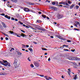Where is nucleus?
Returning <instances> with one entry per match:
<instances>
[{"label": "nucleus", "instance_id": "13", "mask_svg": "<svg viewBox=\"0 0 80 80\" xmlns=\"http://www.w3.org/2000/svg\"><path fill=\"white\" fill-rule=\"evenodd\" d=\"M1 23L2 25V26L3 27H4V28H6V27H7V25H6V24H5L4 22H2Z\"/></svg>", "mask_w": 80, "mask_h": 80}, {"label": "nucleus", "instance_id": "62", "mask_svg": "<svg viewBox=\"0 0 80 80\" xmlns=\"http://www.w3.org/2000/svg\"><path fill=\"white\" fill-rule=\"evenodd\" d=\"M48 78H49V79H52V78L50 77H48Z\"/></svg>", "mask_w": 80, "mask_h": 80}, {"label": "nucleus", "instance_id": "59", "mask_svg": "<svg viewBox=\"0 0 80 80\" xmlns=\"http://www.w3.org/2000/svg\"><path fill=\"white\" fill-rule=\"evenodd\" d=\"M48 2V3H50V1H49L48 0H46Z\"/></svg>", "mask_w": 80, "mask_h": 80}, {"label": "nucleus", "instance_id": "42", "mask_svg": "<svg viewBox=\"0 0 80 80\" xmlns=\"http://www.w3.org/2000/svg\"><path fill=\"white\" fill-rule=\"evenodd\" d=\"M13 35H17V33L15 32H14L13 33Z\"/></svg>", "mask_w": 80, "mask_h": 80}, {"label": "nucleus", "instance_id": "10", "mask_svg": "<svg viewBox=\"0 0 80 80\" xmlns=\"http://www.w3.org/2000/svg\"><path fill=\"white\" fill-rule=\"evenodd\" d=\"M15 68H18V63H13Z\"/></svg>", "mask_w": 80, "mask_h": 80}, {"label": "nucleus", "instance_id": "23", "mask_svg": "<svg viewBox=\"0 0 80 80\" xmlns=\"http://www.w3.org/2000/svg\"><path fill=\"white\" fill-rule=\"evenodd\" d=\"M23 27H25L26 28H29V27L28 26L25 25L24 24H23Z\"/></svg>", "mask_w": 80, "mask_h": 80}, {"label": "nucleus", "instance_id": "34", "mask_svg": "<svg viewBox=\"0 0 80 80\" xmlns=\"http://www.w3.org/2000/svg\"><path fill=\"white\" fill-rule=\"evenodd\" d=\"M29 5H34V3H32L31 2H29Z\"/></svg>", "mask_w": 80, "mask_h": 80}, {"label": "nucleus", "instance_id": "15", "mask_svg": "<svg viewBox=\"0 0 80 80\" xmlns=\"http://www.w3.org/2000/svg\"><path fill=\"white\" fill-rule=\"evenodd\" d=\"M5 18H8V19L9 20H10L11 18V17L10 16H8L7 15H6L5 16Z\"/></svg>", "mask_w": 80, "mask_h": 80}, {"label": "nucleus", "instance_id": "27", "mask_svg": "<svg viewBox=\"0 0 80 80\" xmlns=\"http://www.w3.org/2000/svg\"><path fill=\"white\" fill-rule=\"evenodd\" d=\"M11 1H12V2H15V3L17 2V0H10Z\"/></svg>", "mask_w": 80, "mask_h": 80}, {"label": "nucleus", "instance_id": "33", "mask_svg": "<svg viewBox=\"0 0 80 80\" xmlns=\"http://www.w3.org/2000/svg\"><path fill=\"white\" fill-rule=\"evenodd\" d=\"M75 23L77 25H79V24H80V23L79 22H78V21H76L75 22Z\"/></svg>", "mask_w": 80, "mask_h": 80}, {"label": "nucleus", "instance_id": "25", "mask_svg": "<svg viewBox=\"0 0 80 80\" xmlns=\"http://www.w3.org/2000/svg\"><path fill=\"white\" fill-rule=\"evenodd\" d=\"M28 50L30 51V52H33V49L32 48H28Z\"/></svg>", "mask_w": 80, "mask_h": 80}, {"label": "nucleus", "instance_id": "49", "mask_svg": "<svg viewBox=\"0 0 80 80\" xmlns=\"http://www.w3.org/2000/svg\"><path fill=\"white\" fill-rule=\"evenodd\" d=\"M42 50H45V51H47V49L45 48H43V49H42Z\"/></svg>", "mask_w": 80, "mask_h": 80}, {"label": "nucleus", "instance_id": "55", "mask_svg": "<svg viewBox=\"0 0 80 80\" xmlns=\"http://www.w3.org/2000/svg\"><path fill=\"white\" fill-rule=\"evenodd\" d=\"M11 50H12V51H13V50H15V49H14L13 48H12Z\"/></svg>", "mask_w": 80, "mask_h": 80}, {"label": "nucleus", "instance_id": "47", "mask_svg": "<svg viewBox=\"0 0 80 80\" xmlns=\"http://www.w3.org/2000/svg\"><path fill=\"white\" fill-rule=\"evenodd\" d=\"M3 62L4 63H7V61H6V60H3Z\"/></svg>", "mask_w": 80, "mask_h": 80}, {"label": "nucleus", "instance_id": "35", "mask_svg": "<svg viewBox=\"0 0 80 80\" xmlns=\"http://www.w3.org/2000/svg\"><path fill=\"white\" fill-rule=\"evenodd\" d=\"M19 23H20L21 25H23V22H22L21 21L19 22Z\"/></svg>", "mask_w": 80, "mask_h": 80}, {"label": "nucleus", "instance_id": "38", "mask_svg": "<svg viewBox=\"0 0 80 80\" xmlns=\"http://www.w3.org/2000/svg\"><path fill=\"white\" fill-rule=\"evenodd\" d=\"M63 50V51H67V52H68V51H69V50L67 49H64Z\"/></svg>", "mask_w": 80, "mask_h": 80}, {"label": "nucleus", "instance_id": "19", "mask_svg": "<svg viewBox=\"0 0 80 80\" xmlns=\"http://www.w3.org/2000/svg\"><path fill=\"white\" fill-rule=\"evenodd\" d=\"M18 60L17 59H15L14 60V62L13 63H18Z\"/></svg>", "mask_w": 80, "mask_h": 80}, {"label": "nucleus", "instance_id": "31", "mask_svg": "<svg viewBox=\"0 0 80 80\" xmlns=\"http://www.w3.org/2000/svg\"><path fill=\"white\" fill-rule=\"evenodd\" d=\"M76 9H78V8H79V6L78 5H76Z\"/></svg>", "mask_w": 80, "mask_h": 80}, {"label": "nucleus", "instance_id": "24", "mask_svg": "<svg viewBox=\"0 0 80 80\" xmlns=\"http://www.w3.org/2000/svg\"><path fill=\"white\" fill-rule=\"evenodd\" d=\"M22 54V53L20 52V51H19V52H18V55H21Z\"/></svg>", "mask_w": 80, "mask_h": 80}, {"label": "nucleus", "instance_id": "60", "mask_svg": "<svg viewBox=\"0 0 80 80\" xmlns=\"http://www.w3.org/2000/svg\"><path fill=\"white\" fill-rule=\"evenodd\" d=\"M50 60H51L50 58H48V60L49 62V61H50Z\"/></svg>", "mask_w": 80, "mask_h": 80}, {"label": "nucleus", "instance_id": "14", "mask_svg": "<svg viewBox=\"0 0 80 80\" xmlns=\"http://www.w3.org/2000/svg\"><path fill=\"white\" fill-rule=\"evenodd\" d=\"M80 60V58H77V57H74V60Z\"/></svg>", "mask_w": 80, "mask_h": 80}, {"label": "nucleus", "instance_id": "39", "mask_svg": "<svg viewBox=\"0 0 80 80\" xmlns=\"http://www.w3.org/2000/svg\"><path fill=\"white\" fill-rule=\"evenodd\" d=\"M52 5H55V4H56L55 2H52Z\"/></svg>", "mask_w": 80, "mask_h": 80}, {"label": "nucleus", "instance_id": "20", "mask_svg": "<svg viewBox=\"0 0 80 80\" xmlns=\"http://www.w3.org/2000/svg\"><path fill=\"white\" fill-rule=\"evenodd\" d=\"M42 16L43 18H46V15H44V14H42Z\"/></svg>", "mask_w": 80, "mask_h": 80}, {"label": "nucleus", "instance_id": "36", "mask_svg": "<svg viewBox=\"0 0 80 80\" xmlns=\"http://www.w3.org/2000/svg\"><path fill=\"white\" fill-rule=\"evenodd\" d=\"M71 72V71H70V72H68V74L69 75V76H70V73Z\"/></svg>", "mask_w": 80, "mask_h": 80}, {"label": "nucleus", "instance_id": "26", "mask_svg": "<svg viewBox=\"0 0 80 80\" xmlns=\"http://www.w3.org/2000/svg\"><path fill=\"white\" fill-rule=\"evenodd\" d=\"M62 47H63V48H64V47H69L68 45H62Z\"/></svg>", "mask_w": 80, "mask_h": 80}, {"label": "nucleus", "instance_id": "8", "mask_svg": "<svg viewBox=\"0 0 80 80\" xmlns=\"http://www.w3.org/2000/svg\"><path fill=\"white\" fill-rule=\"evenodd\" d=\"M25 12H30V9L27 8H25L24 10Z\"/></svg>", "mask_w": 80, "mask_h": 80}, {"label": "nucleus", "instance_id": "30", "mask_svg": "<svg viewBox=\"0 0 80 80\" xmlns=\"http://www.w3.org/2000/svg\"><path fill=\"white\" fill-rule=\"evenodd\" d=\"M68 4H71L72 3H71V2H70V1L68 0Z\"/></svg>", "mask_w": 80, "mask_h": 80}, {"label": "nucleus", "instance_id": "18", "mask_svg": "<svg viewBox=\"0 0 80 80\" xmlns=\"http://www.w3.org/2000/svg\"><path fill=\"white\" fill-rule=\"evenodd\" d=\"M44 78H46V80H49V79H48V77L47 76H45Z\"/></svg>", "mask_w": 80, "mask_h": 80}, {"label": "nucleus", "instance_id": "16", "mask_svg": "<svg viewBox=\"0 0 80 80\" xmlns=\"http://www.w3.org/2000/svg\"><path fill=\"white\" fill-rule=\"evenodd\" d=\"M6 73L5 72H1L0 73V75H5Z\"/></svg>", "mask_w": 80, "mask_h": 80}, {"label": "nucleus", "instance_id": "50", "mask_svg": "<svg viewBox=\"0 0 80 80\" xmlns=\"http://www.w3.org/2000/svg\"><path fill=\"white\" fill-rule=\"evenodd\" d=\"M55 3L56 4V5H58V2H55Z\"/></svg>", "mask_w": 80, "mask_h": 80}, {"label": "nucleus", "instance_id": "11", "mask_svg": "<svg viewBox=\"0 0 80 80\" xmlns=\"http://www.w3.org/2000/svg\"><path fill=\"white\" fill-rule=\"evenodd\" d=\"M50 8L51 9H53V10H57V7H50Z\"/></svg>", "mask_w": 80, "mask_h": 80}, {"label": "nucleus", "instance_id": "46", "mask_svg": "<svg viewBox=\"0 0 80 80\" xmlns=\"http://www.w3.org/2000/svg\"><path fill=\"white\" fill-rule=\"evenodd\" d=\"M16 52L18 53V52H19V51L18 49H16Z\"/></svg>", "mask_w": 80, "mask_h": 80}, {"label": "nucleus", "instance_id": "43", "mask_svg": "<svg viewBox=\"0 0 80 80\" xmlns=\"http://www.w3.org/2000/svg\"><path fill=\"white\" fill-rule=\"evenodd\" d=\"M31 67H32V68H33V67H34V66L33 64H31Z\"/></svg>", "mask_w": 80, "mask_h": 80}, {"label": "nucleus", "instance_id": "51", "mask_svg": "<svg viewBox=\"0 0 80 80\" xmlns=\"http://www.w3.org/2000/svg\"><path fill=\"white\" fill-rule=\"evenodd\" d=\"M5 38L6 40H8V38L7 37H6Z\"/></svg>", "mask_w": 80, "mask_h": 80}, {"label": "nucleus", "instance_id": "17", "mask_svg": "<svg viewBox=\"0 0 80 80\" xmlns=\"http://www.w3.org/2000/svg\"><path fill=\"white\" fill-rule=\"evenodd\" d=\"M44 78H46V80H49V79H48V77L47 76H45Z\"/></svg>", "mask_w": 80, "mask_h": 80}, {"label": "nucleus", "instance_id": "61", "mask_svg": "<svg viewBox=\"0 0 80 80\" xmlns=\"http://www.w3.org/2000/svg\"><path fill=\"white\" fill-rule=\"evenodd\" d=\"M58 6H59V7H62L63 5H58Z\"/></svg>", "mask_w": 80, "mask_h": 80}, {"label": "nucleus", "instance_id": "29", "mask_svg": "<svg viewBox=\"0 0 80 80\" xmlns=\"http://www.w3.org/2000/svg\"><path fill=\"white\" fill-rule=\"evenodd\" d=\"M14 32H13V31H9V33H11V34H13Z\"/></svg>", "mask_w": 80, "mask_h": 80}, {"label": "nucleus", "instance_id": "54", "mask_svg": "<svg viewBox=\"0 0 80 80\" xmlns=\"http://www.w3.org/2000/svg\"><path fill=\"white\" fill-rule=\"evenodd\" d=\"M4 35H5V36H6V37H8V35H7L6 34H4Z\"/></svg>", "mask_w": 80, "mask_h": 80}, {"label": "nucleus", "instance_id": "12", "mask_svg": "<svg viewBox=\"0 0 80 80\" xmlns=\"http://www.w3.org/2000/svg\"><path fill=\"white\" fill-rule=\"evenodd\" d=\"M16 17L19 19H22V17L20 16V15L18 14H16Z\"/></svg>", "mask_w": 80, "mask_h": 80}, {"label": "nucleus", "instance_id": "58", "mask_svg": "<svg viewBox=\"0 0 80 80\" xmlns=\"http://www.w3.org/2000/svg\"><path fill=\"white\" fill-rule=\"evenodd\" d=\"M68 42H71V41L70 40H68L67 41Z\"/></svg>", "mask_w": 80, "mask_h": 80}, {"label": "nucleus", "instance_id": "9", "mask_svg": "<svg viewBox=\"0 0 80 80\" xmlns=\"http://www.w3.org/2000/svg\"><path fill=\"white\" fill-rule=\"evenodd\" d=\"M62 5H66V6H69L70 5L68 4L67 2H62Z\"/></svg>", "mask_w": 80, "mask_h": 80}, {"label": "nucleus", "instance_id": "5", "mask_svg": "<svg viewBox=\"0 0 80 80\" xmlns=\"http://www.w3.org/2000/svg\"><path fill=\"white\" fill-rule=\"evenodd\" d=\"M29 27L30 28H31V29H32L33 30V31L34 32H35L36 33L37 32V29H35L34 28H33L30 26L28 25Z\"/></svg>", "mask_w": 80, "mask_h": 80}, {"label": "nucleus", "instance_id": "64", "mask_svg": "<svg viewBox=\"0 0 80 80\" xmlns=\"http://www.w3.org/2000/svg\"><path fill=\"white\" fill-rule=\"evenodd\" d=\"M38 13H39V14H41L42 13V12H38Z\"/></svg>", "mask_w": 80, "mask_h": 80}, {"label": "nucleus", "instance_id": "45", "mask_svg": "<svg viewBox=\"0 0 80 80\" xmlns=\"http://www.w3.org/2000/svg\"><path fill=\"white\" fill-rule=\"evenodd\" d=\"M5 14L4 13H2V14H0L1 15H2V16H5Z\"/></svg>", "mask_w": 80, "mask_h": 80}, {"label": "nucleus", "instance_id": "2", "mask_svg": "<svg viewBox=\"0 0 80 80\" xmlns=\"http://www.w3.org/2000/svg\"><path fill=\"white\" fill-rule=\"evenodd\" d=\"M57 17L58 19H61V18H63V15L62 14H58L57 15Z\"/></svg>", "mask_w": 80, "mask_h": 80}, {"label": "nucleus", "instance_id": "4", "mask_svg": "<svg viewBox=\"0 0 80 80\" xmlns=\"http://www.w3.org/2000/svg\"><path fill=\"white\" fill-rule=\"evenodd\" d=\"M74 57H72L71 56H68V57L67 58L70 60H74Z\"/></svg>", "mask_w": 80, "mask_h": 80}, {"label": "nucleus", "instance_id": "41", "mask_svg": "<svg viewBox=\"0 0 80 80\" xmlns=\"http://www.w3.org/2000/svg\"><path fill=\"white\" fill-rule=\"evenodd\" d=\"M74 30H77V31H78V30H79V29L74 28Z\"/></svg>", "mask_w": 80, "mask_h": 80}, {"label": "nucleus", "instance_id": "3", "mask_svg": "<svg viewBox=\"0 0 80 80\" xmlns=\"http://www.w3.org/2000/svg\"><path fill=\"white\" fill-rule=\"evenodd\" d=\"M56 36L57 38H59V39L62 40H65V38L62 37V36L60 35H56Z\"/></svg>", "mask_w": 80, "mask_h": 80}, {"label": "nucleus", "instance_id": "1", "mask_svg": "<svg viewBox=\"0 0 80 80\" xmlns=\"http://www.w3.org/2000/svg\"><path fill=\"white\" fill-rule=\"evenodd\" d=\"M3 61H0V64H2V65H3L4 66H5V67H10V63L8 62H7V63H3Z\"/></svg>", "mask_w": 80, "mask_h": 80}, {"label": "nucleus", "instance_id": "48", "mask_svg": "<svg viewBox=\"0 0 80 80\" xmlns=\"http://www.w3.org/2000/svg\"><path fill=\"white\" fill-rule=\"evenodd\" d=\"M39 76L41 77H44V75H39Z\"/></svg>", "mask_w": 80, "mask_h": 80}, {"label": "nucleus", "instance_id": "63", "mask_svg": "<svg viewBox=\"0 0 80 80\" xmlns=\"http://www.w3.org/2000/svg\"><path fill=\"white\" fill-rule=\"evenodd\" d=\"M59 4H63V2H59Z\"/></svg>", "mask_w": 80, "mask_h": 80}, {"label": "nucleus", "instance_id": "56", "mask_svg": "<svg viewBox=\"0 0 80 80\" xmlns=\"http://www.w3.org/2000/svg\"><path fill=\"white\" fill-rule=\"evenodd\" d=\"M0 28H3V26L2 25H0Z\"/></svg>", "mask_w": 80, "mask_h": 80}, {"label": "nucleus", "instance_id": "44", "mask_svg": "<svg viewBox=\"0 0 80 80\" xmlns=\"http://www.w3.org/2000/svg\"><path fill=\"white\" fill-rule=\"evenodd\" d=\"M11 19L12 20H15V18H13L12 17H11Z\"/></svg>", "mask_w": 80, "mask_h": 80}, {"label": "nucleus", "instance_id": "53", "mask_svg": "<svg viewBox=\"0 0 80 80\" xmlns=\"http://www.w3.org/2000/svg\"><path fill=\"white\" fill-rule=\"evenodd\" d=\"M28 60H29V62H30V61H31V60L30 59V58L29 57L28 58Z\"/></svg>", "mask_w": 80, "mask_h": 80}, {"label": "nucleus", "instance_id": "40", "mask_svg": "<svg viewBox=\"0 0 80 80\" xmlns=\"http://www.w3.org/2000/svg\"><path fill=\"white\" fill-rule=\"evenodd\" d=\"M75 51V49H71V52H74Z\"/></svg>", "mask_w": 80, "mask_h": 80}, {"label": "nucleus", "instance_id": "28", "mask_svg": "<svg viewBox=\"0 0 80 80\" xmlns=\"http://www.w3.org/2000/svg\"><path fill=\"white\" fill-rule=\"evenodd\" d=\"M77 75H76L74 77V80H76V79H77Z\"/></svg>", "mask_w": 80, "mask_h": 80}, {"label": "nucleus", "instance_id": "6", "mask_svg": "<svg viewBox=\"0 0 80 80\" xmlns=\"http://www.w3.org/2000/svg\"><path fill=\"white\" fill-rule=\"evenodd\" d=\"M33 25L35 27V28H37V29H38V28H42V27L38 25L34 24Z\"/></svg>", "mask_w": 80, "mask_h": 80}, {"label": "nucleus", "instance_id": "57", "mask_svg": "<svg viewBox=\"0 0 80 80\" xmlns=\"http://www.w3.org/2000/svg\"><path fill=\"white\" fill-rule=\"evenodd\" d=\"M37 22H38V23H39L40 22V20H37Z\"/></svg>", "mask_w": 80, "mask_h": 80}, {"label": "nucleus", "instance_id": "7", "mask_svg": "<svg viewBox=\"0 0 80 80\" xmlns=\"http://www.w3.org/2000/svg\"><path fill=\"white\" fill-rule=\"evenodd\" d=\"M34 65L36 67H39V63L36 62H34Z\"/></svg>", "mask_w": 80, "mask_h": 80}, {"label": "nucleus", "instance_id": "52", "mask_svg": "<svg viewBox=\"0 0 80 80\" xmlns=\"http://www.w3.org/2000/svg\"><path fill=\"white\" fill-rule=\"evenodd\" d=\"M21 32H23V33H25V32L23 30H21Z\"/></svg>", "mask_w": 80, "mask_h": 80}, {"label": "nucleus", "instance_id": "21", "mask_svg": "<svg viewBox=\"0 0 80 80\" xmlns=\"http://www.w3.org/2000/svg\"><path fill=\"white\" fill-rule=\"evenodd\" d=\"M73 7H74V4H72V5L70 7V9H72L73 8Z\"/></svg>", "mask_w": 80, "mask_h": 80}, {"label": "nucleus", "instance_id": "22", "mask_svg": "<svg viewBox=\"0 0 80 80\" xmlns=\"http://www.w3.org/2000/svg\"><path fill=\"white\" fill-rule=\"evenodd\" d=\"M20 36H22L23 37H27V35H25L23 33H21V35H20Z\"/></svg>", "mask_w": 80, "mask_h": 80}, {"label": "nucleus", "instance_id": "37", "mask_svg": "<svg viewBox=\"0 0 80 80\" xmlns=\"http://www.w3.org/2000/svg\"><path fill=\"white\" fill-rule=\"evenodd\" d=\"M38 28V30H42V28Z\"/></svg>", "mask_w": 80, "mask_h": 80}, {"label": "nucleus", "instance_id": "32", "mask_svg": "<svg viewBox=\"0 0 80 80\" xmlns=\"http://www.w3.org/2000/svg\"><path fill=\"white\" fill-rule=\"evenodd\" d=\"M41 30L42 32H45V31H46V29H42Z\"/></svg>", "mask_w": 80, "mask_h": 80}]
</instances>
